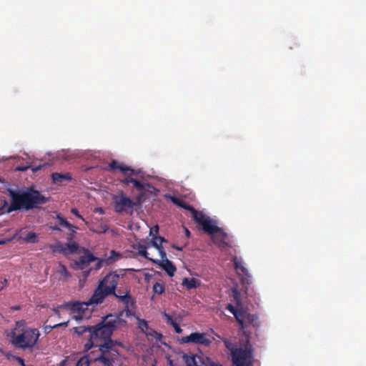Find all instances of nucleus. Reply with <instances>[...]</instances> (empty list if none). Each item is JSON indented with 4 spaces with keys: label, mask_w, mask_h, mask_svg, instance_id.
<instances>
[{
    "label": "nucleus",
    "mask_w": 366,
    "mask_h": 366,
    "mask_svg": "<svg viewBox=\"0 0 366 366\" xmlns=\"http://www.w3.org/2000/svg\"><path fill=\"white\" fill-rule=\"evenodd\" d=\"M114 323L100 322L94 326H79L74 328L75 333L86 340L84 345L85 352L92 347H98L99 354L94 360L104 366H114L119 355L116 348H112V335L114 330L124 327Z\"/></svg>",
    "instance_id": "f257e3e1"
},
{
    "label": "nucleus",
    "mask_w": 366,
    "mask_h": 366,
    "mask_svg": "<svg viewBox=\"0 0 366 366\" xmlns=\"http://www.w3.org/2000/svg\"><path fill=\"white\" fill-rule=\"evenodd\" d=\"M7 192L11 199L6 209L8 214L18 210L29 211L48 201V198L32 187L16 190L8 189Z\"/></svg>",
    "instance_id": "f03ea898"
},
{
    "label": "nucleus",
    "mask_w": 366,
    "mask_h": 366,
    "mask_svg": "<svg viewBox=\"0 0 366 366\" xmlns=\"http://www.w3.org/2000/svg\"><path fill=\"white\" fill-rule=\"evenodd\" d=\"M16 325L10 332V342L16 349L33 352L41 335L39 330L25 327L22 322H17Z\"/></svg>",
    "instance_id": "7ed1b4c3"
},
{
    "label": "nucleus",
    "mask_w": 366,
    "mask_h": 366,
    "mask_svg": "<svg viewBox=\"0 0 366 366\" xmlns=\"http://www.w3.org/2000/svg\"><path fill=\"white\" fill-rule=\"evenodd\" d=\"M112 295L124 305V308L117 313H109L102 317L101 322H114V325L123 326L124 328H127L128 327L127 319L134 315V313L130 309L135 304L130 294V289L129 287H126L124 290L117 288L115 290V295Z\"/></svg>",
    "instance_id": "20e7f679"
},
{
    "label": "nucleus",
    "mask_w": 366,
    "mask_h": 366,
    "mask_svg": "<svg viewBox=\"0 0 366 366\" xmlns=\"http://www.w3.org/2000/svg\"><path fill=\"white\" fill-rule=\"evenodd\" d=\"M125 275L124 270L117 269L109 272L104 278L99 280L97 287L91 297V302L96 305L102 304L104 299L110 295H115L119 280Z\"/></svg>",
    "instance_id": "39448f33"
},
{
    "label": "nucleus",
    "mask_w": 366,
    "mask_h": 366,
    "mask_svg": "<svg viewBox=\"0 0 366 366\" xmlns=\"http://www.w3.org/2000/svg\"><path fill=\"white\" fill-rule=\"evenodd\" d=\"M224 346L230 352L234 366H252L254 363L253 347L249 340L243 345H237L231 340L222 338Z\"/></svg>",
    "instance_id": "423d86ee"
},
{
    "label": "nucleus",
    "mask_w": 366,
    "mask_h": 366,
    "mask_svg": "<svg viewBox=\"0 0 366 366\" xmlns=\"http://www.w3.org/2000/svg\"><path fill=\"white\" fill-rule=\"evenodd\" d=\"M102 262L101 259L96 257L88 249H86L84 254L71 262L70 267L74 270H81L82 280L85 281L93 269L97 271L102 268Z\"/></svg>",
    "instance_id": "0eeeda50"
},
{
    "label": "nucleus",
    "mask_w": 366,
    "mask_h": 366,
    "mask_svg": "<svg viewBox=\"0 0 366 366\" xmlns=\"http://www.w3.org/2000/svg\"><path fill=\"white\" fill-rule=\"evenodd\" d=\"M114 208L115 212L118 214L127 213L132 214L133 208L139 207L136 204V200H132L129 197H127L124 193L119 195H114L112 197Z\"/></svg>",
    "instance_id": "6e6552de"
},
{
    "label": "nucleus",
    "mask_w": 366,
    "mask_h": 366,
    "mask_svg": "<svg viewBox=\"0 0 366 366\" xmlns=\"http://www.w3.org/2000/svg\"><path fill=\"white\" fill-rule=\"evenodd\" d=\"M192 218L196 223L202 226V229L206 233H211L218 230V226L214 224V222L207 217L202 212L194 210L192 214Z\"/></svg>",
    "instance_id": "1a4fd4ad"
},
{
    "label": "nucleus",
    "mask_w": 366,
    "mask_h": 366,
    "mask_svg": "<svg viewBox=\"0 0 366 366\" xmlns=\"http://www.w3.org/2000/svg\"><path fill=\"white\" fill-rule=\"evenodd\" d=\"M214 340L210 337L207 333L192 332L189 335L182 337L181 339L182 343H194L197 345L209 347Z\"/></svg>",
    "instance_id": "9d476101"
},
{
    "label": "nucleus",
    "mask_w": 366,
    "mask_h": 366,
    "mask_svg": "<svg viewBox=\"0 0 366 366\" xmlns=\"http://www.w3.org/2000/svg\"><path fill=\"white\" fill-rule=\"evenodd\" d=\"M142 188L136 189L139 192L134 198L136 204H138L139 207L141 206L150 195L156 194V193L159 192V190L150 183L142 182Z\"/></svg>",
    "instance_id": "9b49d317"
},
{
    "label": "nucleus",
    "mask_w": 366,
    "mask_h": 366,
    "mask_svg": "<svg viewBox=\"0 0 366 366\" xmlns=\"http://www.w3.org/2000/svg\"><path fill=\"white\" fill-rule=\"evenodd\" d=\"M94 304L96 305L95 302H91V297L87 302L71 303L70 309L74 317L76 320L84 318L86 316L85 311L87 310L88 306Z\"/></svg>",
    "instance_id": "f8f14e48"
},
{
    "label": "nucleus",
    "mask_w": 366,
    "mask_h": 366,
    "mask_svg": "<svg viewBox=\"0 0 366 366\" xmlns=\"http://www.w3.org/2000/svg\"><path fill=\"white\" fill-rule=\"evenodd\" d=\"M218 230L209 233L212 235V239L214 244L219 248H224L229 245L227 242L228 234L220 227Z\"/></svg>",
    "instance_id": "ddd939ff"
},
{
    "label": "nucleus",
    "mask_w": 366,
    "mask_h": 366,
    "mask_svg": "<svg viewBox=\"0 0 366 366\" xmlns=\"http://www.w3.org/2000/svg\"><path fill=\"white\" fill-rule=\"evenodd\" d=\"M139 173V169L135 170L130 167V169H129L127 172L123 173L125 177L121 180V182L125 185H129V184L132 183L135 189H141L142 188V181L134 178V177H137Z\"/></svg>",
    "instance_id": "4468645a"
},
{
    "label": "nucleus",
    "mask_w": 366,
    "mask_h": 366,
    "mask_svg": "<svg viewBox=\"0 0 366 366\" xmlns=\"http://www.w3.org/2000/svg\"><path fill=\"white\" fill-rule=\"evenodd\" d=\"M232 262L237 272L239 274H242L244 276L242 281L249 283L251 279V276L247 269L244 267L242 259L235 256L233 257Z\"/></svg>",
    "instance_id": "2eb2a0df"
},
{
    "label": "nucleus",
    "mask_w": 366,
    "mask_h": 366,
    "mask_svg": "<svg viewBox=\"0 0 366 366\" xmlns=\"http://www.w3.org/2000/svg\"><path fill=\"white\" fill-rule=\"evenodd\" d=\"M161 260H156L157 263L165 270L169 277H173L177 269L174 264L167 258V254H165V257H161Z\"/></svg>",
    "instance_id": "dca6fc26"
},
{
    "label": "nucleus",
    "mask_w": 366,
    "mask_h": 366,
    "mask_svg": "<svg viewBox=\"0 0 366 366\" xmlns=\"http://www.w3.org/2000/svg\"><path fill=\"white\" fill-rule=\"evenodd\" d=\"M164 242H166V239L159 236H154L150 242V244L159 251L161 257H165L166 254L162 246Z\"/></svg>",
    "instance_id": "f3484780"
},
{
    "label": "nucleus",
    "mask_w": 366,
    "mask_h": 366,
    "mask_svg": "<svg viewBox=\"0 0 366 366\" xmlns=\"http://www.w3.org/2000/svg\"><path fill=\"white\" fill-rule=\"evenodd\" d=\"M247 313L244 310L240 309L237 310L236 312L233 315L235 317L237 322L240 326L241 329H244L246 327L244 320H247Z\"/></svg>",
    "instance_id": "a211bd4d"
},
{
    "label": "nucleus",
    "mask_w": 366,
    "mask_h": 366,
    "mask_svg": "<svg viewBox=\"0 0 366 366\" xmlns=\"http://www.w3.org/2000/svg\"><path fill=\"white\" fill-rule=\"evenodd\" d=\"M162 314H163V317H164V319L166 320V322L168 325H169L174 327L176 333L181 334L182 332V330L180 327V326L179 325V324L177 323V322L174 321L172 319V317L169 314H167L166 312H164Z\"/></svg>",
    "instance_id": "6ab92c4d"
},
{
    "label": "nucleus",
    "mask_w": 366,
    "mask_h": 366,
    "mask_svg": "<svg viewBox=\"0 0 366 366\" xmlns=\"http://www.w3.org/2000/svg\"><path fill=\"white\" fill-rule=\"evenodd\" d=\"M52 181L54 184H61L65 180H71V177L69 173L60 174L53 173L51 174Z\"/></svg>",
    "instance_id": "aec40b11"
},
{
    "label": "nucleus",
    "mask_w": 366,
    "mask_h": 366,
    "mask_svg": "<svg viewBox=\"0 0 366 366\" xmlns=\"http://www.w3.org/2000/svg\"><path fill=\"white\" fill-rule=\"evenodd\" d=\"M109 169L110 170H116V169H118L119 170L120 172H122V173H126L129 171V169H130V167L127 166V165H124L123 164H120L116 160H112L109 164Z\"/></svg>",
    "instance_id": "412c9836"
},
{
    "label": "nucleus",
    "mask_w": 366,
    "mask_h": 366,
    "mask_svg": "<svg viewBox=\"0 0 366 366\" xmlns=\"http://www.w3.org/2000/svg\"><path fill=\"white\" fill-rule=\"evenodd\" d=\"M172 202H174L175 204L179 206V207H182L187 211H189L192 214L194 212L195 209L190 204H187L183 200H181L177 197H173L172 199Z\"/></svg>",
    "instance_id": "4be33fe9"
},
{
    "label": "nucleus",
    "mask_w": 366,
    "mask_h": 366,
    "mask_svg": "<svg viewBox=\"0 0 366 366\" xmlns=\"http://www.w3.org/2000/svg\"><path fill=\"white\" fill-rule=\"evenodd\" d=\"M182 285L188 290L197 288L199 285V282L195 278H184Z\"/></svg>",
    "instance_id": "5701e85b"
},
{
    "label": "nucleus",
    "mask_w": 366,
    "mask_h": 366,
    "mask_svg": "<svg viewBox=\"0 0 366 366\" xmlns=\"http://www.w3.org/2000/svg\"><path fill=\"white\" fill-rule=\"evenodd\" d=\"M65 254L76 253L79 249V244L76 242H68L65 243Z\"/></svg>",
    "instance_id": "b1692460"
},
{
    "label": "nucleus",
    "mask_w": 366,
    "mask_h": 366,
    "mask_svg": "<svg viewBox=\"0 0 366 366\" xmlns=\"http://www.w3.org/2000/svg\"><path fill=\"white\" fill-rule=\"evenodd\" d=\"M187 366H205L204 362L200 360V357L197 356H192L187 359Z\"/></svg>",
    "instance_id": "393cba45"
},
{
    "label": "nucleus",
    "mask_w": 366,
    "mask_h": 366,
    "mask_svg": "<svg viewBox=\"0 0 366 366\" xmlns=\"http://www.w3.org/2000/svg\"><path fill=\"white\" fill-rule=\"evenodd\" d=\"M121 257H122L121 254L116 252L115 250H112L110 252V255L107 259V263L108 264H112V263L114 262L115 261L118 260L119 259H120Z\"/></svg>",
    "instance_id": "a878e982"
},
{
    "label": "nucleus",
    "mask_w": 366,
    "mask_h": 366,
    "mask_svg": "<svg viewBox=\"0 0 366 366\" xmlns=\"http://www.w3.org/2000/svg\"><path fill=\"white\" fill-rule=\"evenodd\" d=\"M56 219L59 220V224L61 226L66 227L67 229L74 228V226L73 224H70L66 219H64L61 215V214L59 213L56 214Z\"/></svg>",
    "instance_id": "bb28decb"
},
{
    "label": "nucleus",
    "mask_w": 366,
    "mask_h": 366,
    "mask_svg": "<svg viewBox=\"0 0 366 366\" xmlns=\"http://www.w3.org/2000/svg\"><path fill=\"white\" fill-rule=\"evenodd\" d=\"M109 229V226L107 224H100L97 227H91L90 230L97 234L105 233Z\"/></svg>",
    "instance_id": "cd10ccee"
},
{
    "label": "nucleus",
    "mask_w": 366,
    "mask_h": 366,
    "mask_svg": "<svg viewBox=\"0 0 366 366\" xmlns=\"http://www.w3.org/2000/svg\"><path fill=\"white\" fill-rule=\"evenodd\" d=\"M138 253L139 255L144 257V258L152 261L153 262H157L156 260L152 259V258L148 257V252L147 251V247L144 245L139 244L138 247Z\"/></svg>",
    "instance_id": "c85d7f7f"
},
{
    "label": "nucleus",
    "mask_w": 366,
    "mask_h": 366,
    "mask_svg": "<svg viewBox=\"0 0 366 366\" xmlns=\"http://www.w3.org/2000/svg\"><path fill=\"white\" fill-rule=\"evenodd\" d=\"M165 288L162 283L156 282L153 285V292L157 295H162L164 292Z\"/></svg>",
    "instance_id": "c756f323"
},
{
    "label": "nucleus",
    "mask_w": 366,
    "mask_h": 366,
    "mask_svg": "<svg viewBox=\"0 0 366 366\" xmlns=\"http://www.w3.org/2000/svg\"><path fill=\"white\" fill-rule=\"evenodd\" d=\"M232 297L236 302L237 306L241 305V295L240 292L238 291L237 288L232 289Z\"/></svg>",
    "instance_id": "7c9ffc66"
},
{
    "label": "nucleus",
    "mask_w": 366,
    "mask_h": 366,
    "mask_svg": "<svg viewBox=\"0 0 366 366\" xmlns=\"http://www.w3.org/2000/svg\"><path fill=\"white\" fill-rule=\"evenodd\" d=\"M138 327L144 333H147V330L149 329L148 322L143 319L138 318Z\"/></svg>",
    "instance_id": "2f4dec72"
},
{
    "label": "nucleus",
    "mask_w": 366,
    "mask_h": 366,
    "mask_svg": "<svg viewBox=\"0 0 366 366\" xmlns=\"http://www.w3.org/2000/svg\"><path fill=\"white\" fill-rule=\"evenodd\" d=\"M59 267V269L58 270V273H59L61 276L65 278H68L71 276V274L68 272L65 265L60 263Z\"/></svg>",
    "instance_id": "473e14b6"
},
{
    "label": "nucleus",
    "mask_w": 366,
    "mask_h": 366,
    "mask_svg": "<svg viewBox=\"0 0 366 366\" xmlns=\"http://www.w3.org/2000/svg\"><path fill=\"white\" fill-rule=\"evenodd\" d=\"M79 229L78 227L74 226V228L68 229L69 230V233L67 235L66 240L67 242H72L75 238V234L76 230Z\"/></svg>",
    "instance_id": "72a5a7b5"
},
{
    "label": "nucleus",
    "mask_w": 366,
    "mask_h": 366,
    "mask_svg": "<svg viewBox=\"0 0 366 366\" xmlns=\"http://www.w3.org/2000/svg\"><path fill=\"white\" fill-rule=\"evenodd\" d=\"M62 325L66 326L67 325V322L58 323V324H55L54 325H45L44 327V332L45 333H49L54 328H56L57 327H60V326H62Z\"/></svg>",
    "instance_id": "f704fd0d"
},
{
    "label": "nucleus",
    "mask_w": 366,
    "mask_h": 366,
    "mask_svg": "<svg viewBox=\"0 0 366 366\" xmlns=\"http://www.w3.org/2000/svg\"><path fill=\"white\" fill-rule=\"evenodd\" d=\"M64 246H65V244H57L54 247L53 251L65 254Z\"/></svg>",
    "instance_id": "c9c22d12"
},
{
    "label": "nucleus",
    "mask_w": 366,
    "mask_h": 366,
    "mask_svg": "<svg viewBox=\"0 0 366 366\" xmlns=\"http://www.w3.org/2000/svg\"><path fill=\"white\" fill-rule=\"evenodd\" d=\"M71 213L75 215L79 219H81L86 224H89V222L85 220V219L80 214L79 212L76 208H72L71 209Z\"/></svg>",
    "instance_id": "e433bc0d"
},
{
    "label": "nucleus",
    "mask_w": 366,
    "mask_h": 366,
    "mask_svg": "<svg viewBox=\"0 0 366 366\" xmlns=\"http://www.w3.org/2000/svg\"><path fill=\"white\" fill-rule=\"evenodd\" d=\"M247 320L252 324L254 326L256 325V321L257 320V317L254 315L247 314Z\"/></svg>",
    "instance_id": "4c0bfd02"
},
{
    "label": "nucleus",
    "mask_w": 366,
    "mask_h": 366,
    "mask_svg": "<svg viewBox=\"0 0 366 366\" xmlns=\"http://www.w3.org/2000/svg\"><path fill=\"white\" fill-rule=\"evenodd\" d=\"M75 366H89V362L86 359L81 358L76 363Z\"/></svg>",
    "instance_id": "58836bf2"
},
{
    "label": "nucleus",
    "mask_w": 366,
    "mask_h": 366,
    "mask_svg": "<svg viewBox=\"0 0 366 366\" xmlns=\"http://www.w3.org/2000/svg\"><path fill=\"white\" fill-rule=\"evenodd\" d=\"M226 310L230 312L232 315H234L238 309H236L233 305L228 304L226 306Z\"/></svg>",
    "instance_id": "ea45409f"
},
{
    "label": "nucleus",
    "mask_w": 366,
    "mask_h": 366,
    "mask_svg": "<svg viewBox=\"0 0 366 366\" xmlns=\"http://www.w3.org/2000/svg\"><path fill=\"white\" fill-rule=\"evenodd\" d=\"M36 235L34 232L29 233L27 235V237H26L27 240L32 242H34L36 241Z\"/></svg>",
    "instance_id": "a19ab883"
},
{
    "label": "nucleus",
    "mask_w": 366,
    "mask_h": 366,
    "mask_svg": "<svg viewBox=\"0 0 366 366\" xmlns=\"http://www.w3.org/2000/svg\"><path fill=\"white\" fill-rule=\"evenodd\" d=\"M13 358L16 361L18 362L21 366H26L25 365V362H24V360L21 357H18V356H14Z\"/></svg>",
    "instance_id": "79ce46f5"
},
{
    "label": "nucleus",
    "mask_w": 366,
    "mask_h": 366,
    "mask_svg": "<svg viewBox=\"0 0 366 366\" xmlns=\"http://www.w3.org/2000/svg\"><path fill=\"white\" fill-rule=\"evenodd\" d=\"M94 212L95 213H99L100 214H104V210L102 207H97L94 209Z\"/></svg>",
    "instance_id": "37998d69"
},
{
    "label": "nucleus",
    "mask_w": 366,
    "mask_h": 366,
    "mask_svg": "<svg viewBox=\"0 0 366 366\" xmlns=\"http://www.w3.org/2000/svg\"><path fill=\"white\" fill-rule=\"evenodd\" d=\"M112 348H115L114 347L116 345H122L121 342H119L117 340H113L112 339Z\"/></svg>",
    "instance_id": "c03bdc74"
},
{
    "label": "nucleus",
    "mask_w": 366,
    "mask_h": 366,
    "mask_svg": "<svg viewBox=\"0 0 366 366\" xmlns=\"http://www.w3.org/2000/svg\"><path fill=\"white\" fill-rule=\"evenodd\" d=\"M9 242H10L9 239H0V244H5Z\"/></svg>",
    "instance_id": "a18cd8bd"
},
{
    "label": "nucleus",
    "mask_w": 366,
    "mask_h": 366,
    "mask_svg": "<svg viewBox=\"0 0 366 366\" xmlns=\"http://www.w3.org/2000/svg\"><path fill=\"white\" fill-rule=\"evenodd\" d=\"M184 232H185V234H186V236L189 238V237H190V235H191V232H189V230L187 228H186V227H184Z\"/></svg>",
    "instance_id": "49530a36"
},
{
    "label": "nucleus",
    "mask_w": 366,
    "mask_h": 366,
    "mask_svg": "<svg viewBox=\"0 0 366 366\" xmlns=\"http://www.w3.org/2000/svg\"><path fill=\"white\" fill-rule=\"evenodd\" d=\"M172 247L179 251H182L183 249L182 247H179L176 244H172Z\"/></svg>",
    "instance_id": "de8ad7c7"
},
{
    "label": "nucleus",
    "mask_w": 366,
    "mask_h": 366,
    "mask_svg": "<svg viewBox=\"0 0 366 366\" xmlns=\"http://www.w3.org/2000/svg\"><path fill=\"white\" fill-rule=\"evenodd\" d=\"M153 230H154V232H156V234H157V233H158V230H159V227H158V226L157 225V226H155V227H154V229H151V232H150V234H152V233Z\"/></svg>",
    "instance_id": "09e8293b"
},
{
    "label": "nucleus",
    "mask_w": 366,
    "mask_h": 366,
    "mask_svg": "<svg viewBox=\"0 0 366 366\" xmlns=\"http://www.w3.org/2000/svg\"><path fill=\"white\" fill-rule=\"evenodd\" d=\"M66 360H62L60 364H59V366H66Z\"/></svg>",
    "instance_id": "8fccbe9b"
},
{
    "label": "nucleus",
    "mask_w": 366,
    "mask_h": 366,
    "mask_svg": "<svg viewBox=\"0 0 366 366\" xmlns=\"http://www.w3.org/2000/svg\"><path fill=\"white\" fill-rule=\"evenodd\" d=\"M54 312H55L56 315H59V311L58 309H54Z\"/></svg>",
    "instance_id": "3c124183"
},
{
    "label": "nucleus",
    "mask_w": 366,
    "mask_h": 366,
    "mask_svg": "<svg viewBox=\"0 0 366 366\" xmlns=\"http://www.w3.org/2000/svg\"><path fill=\"white\" fill-rule=\"evenodd\" d=\"M53 229H54V230H60V228H59V227H54L53 228Z\"/></svg>",
    "instance_id": "603ef678"
},
{
    "label": "nucleus",
    "mask_w": 366,
    "mask_h": 366,
    "mask_svg": "<svg viewBox=\"0 0 366 366\" xmlns=\"http://www.w3.org/2000/svg\"><path fill=\"white\" fill-rule=\"evenodd\" d=\"M19 170L24 171V170H26V168H19Z\"/></svg>",
    "instance_id": "864d4df0"
},
{
    "label": "nucleus",
    "mask_w": 366,
    "mask_h": 366,
    "mask_svg": "<svg viewBox=\"0 0 366 366\" xmlns=\"http://www.w3.org/2000/svg\"><path fill=\"white\" fill-rule=\"evenodd\" d=\"M39 169V167H36V168L33 169V171L36 172V171H37Z\"/></svg>",
    "instance_id": "5fc2aeb1"
}]
</instances>
